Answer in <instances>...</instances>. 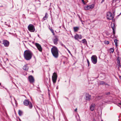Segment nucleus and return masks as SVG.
<instances>
[{"label": "nucleus", "mask_w": 121, "mask_h": 121, "mask_svg": "<svg viewBox=\"0 0 121 121\" xmlns=\"http://www.w3.org/2000/svg\"><path fill=\"white\" fill-rule=\"evenodd\" d=\"M55 38L53 39L52 41L54 43L55 45H56L58 44V39L56 36H55Z\"/></svg>", "instance_id": "9d476101"}, {"label": "nucleus", "mask_w": 121, "mask_h": 121, "mask_svg": "<svg viewBox=\"0 0 121 121\" xmlns=\"http://www.w3.org/2000/svg\"><path fill=\"white\" fill-rule=\"evenodd\" d=\"M80 42L84 43V44H85L87 43V41L85 39H84L82 41H81Z\"/></svg>", "instance_id": "aec40b11"}, {"label": "nucleus", "mask_w": 121, "mask_h": 121, "mask_svg": "<svg viewBox=\"0 0 121 121\" xmlns=\"http://www.w3.org/2000/svg\"><path fill=\"white\" fill-rule=\"evenodd\" d=\"M48 92H49V91H50L49 90V89H48Z\"/></svg>", "instance_id": "c03bdc74"}, {"label": "nucleus", "mask_w": 121, "mask_h": 121, "mask_svg": "<svg viewBox=\"0 0 121 121\" xmlns=\"http://www.w3.org/2000/svg\"><path fill=\"white\" fill-rule=\"evenodd\" d=\"M109 42L107 41H105L104 42V43L106 44H108L109 43Z\"/></svg>", "instance_id": "cd10ccee"}, {"label": "nucleus", "mask_w": 121, "mask_h": 121, "mask_svg": "<svg viewBox=\"0 0 121 121\" xmlns=\"http://www.w3.org/2000/svg\"><path fill=\"white\" fill-rule=\"evenodd\" d=\"M121 60V58H120L119 56L117 57V62L118 64L119 65L120 67L121 66L120 64V60Z\"/></svg>", "instance_id": "a211bd4d"}, {"label": "nucleus", "mask_w": 121, "mask_h": 121, "mask_svg": "<svg viewBox=\"0 0 121 121\" xmlns=\"http://www.w3.org/2000/svg\"><path fill=\"white\" fill-rule=\"evenodd\" d=\"M2 43L5 47H8L9 45V42L6 40H3L2 41Z\"/></svg>", "instance_id": "6e6552de"}, {"label": "nucleus", "mask_w": 121, "mask_h": 121, "mask_svg": "<svg viewBox=\"0 0 121 121\" xmlns=\"http://www.w3.org/2000/svg\"><path fill=\"white\" fill-rule=\"evenodd\" d=\"M89 6L90 9H93L94 8V5L93 4H92L91 5H89Z\"/></svg>", "instance_id": "4be33fe9"}, {"label": "nucleus", "mask_w": 121, "mask_h": 121, "mask_svg": "<svg viewBox=\"0 0 121 121\" xmlns=\"http://www.w3.org/2000/svg\"><path fill=\"white\" fill-rule=\"evenodd\" d=\"M82 35H79L78 34L75 35L74 36V38L77 40L78 39H81L82 38Z\"/></svg>", "instance_id": "ddd939ff"}, {"label": "nucleus", "mask_w": 121, "mask_h": 121, "mask_svg": "<svg viewBox=\"0 0 121 121\" xmlns=\"http://www.w3.org/2000/svg\"><path fill=\"white\" fill-rule=\"evenodd\" d=\"M49 29L50 30V31H51L53 35H55V34L52 28H49Z\"/></svg>", "instance_id": "a878e982"}, {"label": "nucleus", "mask_w": 121, "mask_h": 121, "mask_svg": "<svg viewBox=\"0 0 121 121\" xmlns=\"http://www.w3.org/2000/svg\"><path fill=\"white\" fill-rule=\"evenodd\" d=\"M67 50L68 51V52H69V53H70L71 54V52H70V51L69 50V49H67Z\"/></svg>", "instance_id": "c9c22d12"}, {"label": "nucleus", "mask_w": 121, "mask_h": 121, "mask_svg": "<svg viewBox=\"0 0 121 121\" xmlns=\"http://www.w3.org/2000/svg\"><path fill=\"white\" fill-rule=\"evenodd\" d=\"M110 52H112V53H113L114 52V50L113 48H111L110 49Z\"/></svg>", "instance_id": "c85d7f7f"}, {"label": "nucleus", "mask_w": 121, "mask_h": 121, "mask_svg": "<svg viewBox=\"0 0 121 121\" xmlns=\"http://www.w3.org/2000/svg\"><path fill=\"white\" fill-rule=\"evenodd\" d=\"M48 13H45V16L43 17L42 19V21H43L46 20L48 18Z\"/></svg>", "instance_id": "2eb2a0df"}, {"label": "nucleus", "mask_w": 121, "mask_h": 121, "mask_svg": "<svg viewBox=\"0 0 121 121\" xmlns=\"http://www.w3.org/2000/svg\"><path fill=\"white\" fill-rule=\"evenodd\" d=\"M29 81L30 83H33L35 82V79L32 75L29 76L28 77Z\"/></svg>", "instance_id": "1a4fd4ad"}, {"label": "nucleus", "mask_w": 121, "mask_h": 121, "mask_svg": "<svg viewBox=\"0 0 121 121\" xmlns=\"http://www.w3.org/2000/svg\"><path fill=\"white\" fill-rule=\"evenodd\" d=\"M102 121H103V120H102Z\"/></svg>", "instance_id": "8fccbe9b"}, {"label": "nucleus", "mask_w": 121, "mask_h": 121, "mask_svg": "<svg viewBox=\"0 0 121 121\" xmlns=\"http://www.w3.org/2000/svg\"><path fill=\"white\" fill-rule=\"evenodd\" d=\"M56 88H57V89L58 88H57V87H56Z\"/></svg>", "instance_id": "de8ad7c7"}, {"label": "nucleus", "mask_w": 121, "mask_h": 121, "mask_svg": "<svg viewBox=\"0 0 121 121\" xmlns=\"http://www.w3.org/2000/svg\"><path fill=\"white\" fill-rule=\"evenodd\" d=\"M89 8V5H87L84 7V9L86 10H88L90 9Z\"/></svg>", "instance_id": "393cba45"}, {"label": "nucleus", "mask_w": 121, "mask_h": 121, "mask_svg": "<svg viewBox=\"0 0 121 121\" xmlns=\"http://www.w3.org/2000/svg\"><path fill=\"white\" fill-rule=\"evenodd\" d=\"M19 120L20 121H21V120L19 118Z\"/></svg>", "instance_id": "37998d69"}, {"label": "nucleus", "mask_w": 121, "mask_h": 121, "mask_svg": "<svg viewBox=\"0 0 121 121\" xmlns=\"http://www.w3.org/2000/svg\"><path fill=\"white\" fill-rule=\"evenodd\" d=\"M86 99V100L90 101L91 99V96L88 93H86L85 95Z\"/></svg>", "instance_id": "f8f14e48"}, {"label": "nucleus", "mask_w": 121, "mask_h": 121, "mask_svg": "<svg viewBox=\"0 0 121 121\" xmlns=\"http://www.w3.org/2000/svg\"><path fill=\"white\" fill-rule=\"evenodd\" d=\"M82 2L83 3V4H86V3L85 2L84 0H81Z\"/></svg>", "instance_id": "473e14b6"}, {"label": "nucleus", "mask_w": 121, "mask_h": 121, "mask_svg": "<svg viewBox=\"0 0 121 121\" xmlns=\"http://www.w3.org/2000/svg\"><path fill=\"white\" fill-rule=\"evenodd\" d=\"M87 62L88 64V66H89V65L90 63L88 59H87Z\"/></svg>", "instance_id": "c756f323"}, {"label": "nucleus", "mask_w": 121, "mask_h": 121, "mask_svg": "<svg viewBox=\"0 0 121 121\" xmlns=\"http://www.w3.org/2000/svg\"><path fill=\"white\" fill-rule=\"evenodd\" d=\"M99 85H104L105 82L103 81H100L99 82Z\"/></svg>", "instance_id": "5701e85b"}, {"label": "nucleus", "mask_w": 121, "mask_h": 121, "mask_svg": "<svg viewBox=\"0 0 121 121\" xmlns=\"http://www.w3.org/2000/svg\"><path fill=\"white\" fill-rule=\"evenodd\" d=\"M58 50L57 48L55 46H53L51 49V52L53 56L56 58H57L59 56Z\"/></svg>", "instance_id": "f03ea898"}, {"label": "nucleus", "mask_w": 121, "mask_h": 121, "mask_svg": "<svg viewBox=\"0 0 121 121\" xmlns=\"http://www.w3.org/2000/svg\"><path fill=\"white\" fill-rule=\"evenodd\" d=\"M104 85H107V86H109V85L108 84H107V83H104Z\"/></svg>", "instance_id": "72a5a7b5"}, {"label": "nucleus", "mask_w": 121, "mask_h": 121, "mask_svg": "<svg viewBox=\"0 0 121 121\" xmlns=\"http://www.w3.org/2000/svg\"><path fill=\"white\" fill-rule=\"evenodd\" d=\"M28 30L31 32H34L35 30L34 26L32 24H30L28 27Z\"/></svg>", "instance_id": "39448f33"}, {"label": "nucleus", "mask_w": 121, "mask_h": 121, "mask_svg": "<svg viewBox=\"0 0 121 121\" xmlns=\"http://www.w3.org/2000/svg\"><path fill=\"white\" fill-rule=\"evenodd\" d=\"M65 48L66 49H68L65 46V45L64 46Z\"/></svg>", "instance_id": "ea45409f"}, {"label": "nucleus", "mask_w": 121, "mask_h": 121, "mask_svg": "<svg viewBox=\"0 0 121 121\" xmlns=\"http://www.w3.org/2000/svg\"><path fill=\"white\" fill-rule=\"evenodd\" d=\"M57 78V75L55 73H53L52 77V80L53 83L54 84L56 82Z\"/></svg>", "instance_id": "423d86ee"}, {"label": "nucleus", "mask_w": 121, "mask_h": 121, "mask_svg": "<svg viewBox=\"0 0 121 121\" xmlns=\"http://www.w3.org/2000/svg\"><path fill=\"white\" fill-rule=\"evenodd\" d=\"M102 96H99L96 97L95 99L96 100H98L102 98Z\"/></svg>", "instance_id": "6ab92c4d"}, {"label": "nucleus", "mask_w": 121, "mask_h": 121, "mask_svg": "<svg viewBox=\"0 0 121 121\" xmlns=\"http://www.w3.org/2000/svg\"><path fill=\"white\" fill-rule=\"evenodd\" d=\"M18 113L19 116H21L22 115L23 112L21 110H19L18 111Z\"/></svg>", "instance_id": "412c9836"}, {"label": "nucleus", "mask_w": 121, "mask_h": 121, "mask_svg": "<svg viewBox=\"0 0 121 121\" xmlns=\"http://www.w3.org/2000/svg\"><path fill=\"white\" fill-rule=\"evenodd\" d=\"M38 37H39V35H38Z\"/></svg>", "instance_id": "a18cd8bd"}, {"label": "nucleus", "mask_w": 121, "mask_h": 121, "mask_svg": "<svg viewBox=\"0 0 121 121\" xmlns=\"http://www.w3.org/2000/svg\"><path fill=\"white\" fill-rule=\"evenodd\" d=\"M104 0H102V1L101 2V3H102L103 2H104Z\"/></svg>", "instance_id": "4c0bfd02"}, {"label": "nucleus", "mask_w": 121, "mask_h": 121, "mask_svg": "<svg viewBox=\"0 0 121 121\" xmlns=\"http://www.w3.org/2000/svg\"><path fill=\"white\" fill-rule=\"evenodd\" d=\"M28 64H26L24 65L23 67V69L26 71H27L29 68V66Z\"/></svg>", "instance_id": "4468645a"}, {"label": "nucleus", "mask_w": 121, "mask_h": 121, "mask_svg": "<svg viewBox=\"0 0 121 121\" xmlns=\"http://www.w3.org/2000/svg\"><path fill=\"white\" fill-rule=\"evenodd\" d=\"M74 31L75 32H77L79 30V27H73Z\"/></svg>", "instance_id": "f3484780"}, {"label": "nucleus", "mask_w": 121, "mask_h": 121, "mask_svg": "<svg viewBox=\"0 0 121 121\" xmlns=\"http://www.w3.org/2000/svg\"><path fill=\"white\" fill-rule=\"evenodd\" d=\"M118 40L117 39H115L114 40V42H115V45L116 47H117V41Z\"/></svg>", "instance_id": "b1692460"}, {"label": "nucleus", "mask_w": 121, "mask_h": 121, "mask_svg": "<svg viewBox=\"0 0 121 121\" xmlns=\"http://www.w3.org/2000/svg\"><path fill=\"white\" fill-rule=\"evenodd\" d=\"M32 54V53L31 51L26 50L24 52L23 56L26 60H29L31 58Z\"/></svg>", "instance_id": "f257e3e1"}, {"label": "nucleus", "mask_w": 121, "mask_h": 121, "mask_svg": "<svg viewBox=\"0 0 121 121\" xmlns=\"http://www.w3.org/2000/svg\"><path fill=\"white\" fill-rule=\"evenodd\" d=\"M106 17L107 19L109 20H112L114 17V16L110 12H108L107 13Z\"/></svg>", "instance_id": "20e7f679"}, {"label": "nucleus", "mask_w": 121, "mask_h": 121, "mask_svg": "<svg viewBox=\"0 0 121 121\" xmlns=\"http://www.w3.org/2000/svg\"><path fill=\"white\" fill-rule=\"evenodd\" d=\"M111 27L112 29H114V23L112 24Z\"/></svg>", "instance_id": "bb28decb"}, {"label": "nucleus", "mask_w": 121, "mask_h": 121, "mask_svg": "<svg viewBox=\"0 0 121 121\" xmlns=\"http://www.w3.org/2000/svg\"><path fill=\"white\" fill-rule=\"evenodd\" d=\"M121 14V13H120V14Z\"/></svg>", "instance_id": "09e8293b"}, {"label": "nucleus", "mask_w": 121, "mask_h": 121, "mask_svg": "<svg viewBox=\"0 0 121 121\" xmlns=\"http://www.w3.org/2000/svg\"><path fill=\"white\" fill-rule=\"evenodd\" d=\"M60 45H61L62 46H64L65 45H64L62 43H60Z\"/></svg>", "instance_id": "f704fd0d"}, {"label": "nucleus", "mask_w": 121, "mask_h": 121, "mask_svg": "<svg viewBox=\"0 0 121 121\" xmlns=\"http://www.w3.org/2000/svg\"><path fill=\"white\" fill-rule=\"evenodd\" d=\"M110 92H108L107 93H105V94L106 95H109L110 94Z\"/></svg>", "instance_id": "7c9ffc66"}, {"label": "nucleus", "mask_w": 121, "mask_h": 121, "mask_svg": "<svg viewBox=\"0 0 121 121\" xmlns=\"http://www.w3.org/2000/svg\"><path fill=\"white\" fill-rule=\"evenodd\" d=\"M112 30H113V35H114L115 33V29H113Z\"/></svg>", "instance_id": "2f4dec72"}, {"label": "nucleus", "mask_w": 121, "mask_h": 121, "mask_svg": "<svg viewBox=\"0 0 121 121\" xmlns=\"http://www.w3.org/2000/svg\"><path fill=\"white\" fill-rule=\"evenodd\" d=\"M95 106V105L94 104L91 105L90 107V108L91 111H93L94 110Z\"/></svg>", "instance_id": "dca6fc26"}, {"label": "nucleus", "mask_w": 121, "mask_h": 121, "mask_svg": "<svg viewBox=\"0 0 121 121\" xmlns=\"http://www.w3.org/2000/svg\"><path fill=\"white\" fill-rule=\"evenodd\" d=\"M77 108H76L74 110L75 112H77Z\"/></svg>", "instance_id": "e433bc0d"}, {"label": "nucleus", "mask_w": 121, "mask_h": 121, "mask_svg": "<svg viewBox=\"0 0 121 121\" xmlns=\"http://www.w3.org/2000/svg\"><path fill=\"white\" fill-rule=\"evenodd\" d=\"M1 85V83H0V85Z\"/></svg>", "instance_id": "49530a36"}, {"label": "nucleus", "mask_w": 121, "mask_h": 121, "mask_svg": "<svg viewBox=\"0 0 121 121\" xmlns=\"http://www.w3.org/2000/svg\"><path fill=\"white\" fill-rule=\"evenodd\" d=\"M119 78L120 79V80H121V76H119Z\"/></svg>", "instance_id": "79ce46f5"}, {"label": "nucleus", "mask_w": 121, "mask_h": 121, "mask_svg": "<svg viewBox=\"0 0 121 121\" xmlns=\"http://www.w3.org/2000/svg\"><path fill=\"white\" fill-rule=\"evenodd\" d=\"M23 104L25 106L28 105L29 108L31 109L33 107V105L31 102L28 99H25L23 101Z\"/></svg>", "instance_id": "7ed1b4c3"}, {"label": "nucleus", "mask_w": 121, "mask_h": 121, "mask_svg": "<svg viewBox=\"0 0 121 121\" xmlns=\"http://www.w3.org/2000/svg\"><path fill=\"white\" fill-rule=\"evenodd\" d=\"M48 95H49V96H50V93H49V92H48Z\"/></svg>", "instance_id": "58836bf2"}, {"label": "nucleus", "mask_w": 121, "mask_h": 121, "mask_svg": "<svg viewBox=\"0 0 121 121\" xmlns=\"http://www.w3.org/2000/svg\"><path fill=\"white\" fill-rule=\"evenodd\" d=\"M14 100H15V103H16L17 102V101H16V100H15V98H14Z\"/></svg>", "instance_id": "a19ab883"}, {"label": "nucleus", "mask_w": 121, "mask_h": 121, "mask_svg": "<svg viewBox=\"0 0 121 121\" xmlns=\"http://www.w3.org/2000/svg\"><path fill=\"white\" fill-rule=\"evenodd\" d=\"M91 60L92 63L94 64H95L97 62V57L96 56H92L91 57Z\"/></svg>", "instance_id": "0eeeda50"}, {"label": "nucleus", "mask_w": 121, "mask_h": 121, "mask_svg": "<svg viewBox=\"0 0 121 121\" xmlns=\"http://www.w3.org/2000/svg\"><path fill=\"white\" fill-rule=\"evenodd\" d=\"M35 44L38 50L40 52H42V48L41 45L37 43H35Z\"/></svg>", "instance_id": "9b49d317"}]
</instances>
